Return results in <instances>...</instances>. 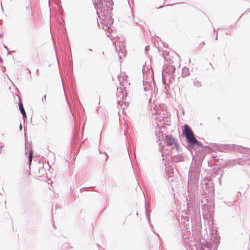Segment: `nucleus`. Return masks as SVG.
Listing matches in <instances>:
<instances>
[{
	"mask_svg": "<svg viewBox=\"0 0 250 250\" xmlns=\"http://www.w3.org/2000/svg\"><path fill=\"white\" fill-rule=\"evenodd\" d=\"M166 142L168 146H175L176 141L172 135H167L166 137Z\"/></svg>",
	"mask_w": 250,
	"mask_h": 250,
	"instance_id": "3",
	"label": "nucleus"
},
{
	"mask_svg": "<svg viewBox=\"0 0 250 250\" xmlns=\"http://www.w3.org/2000/svg\"><path fill=\"white\" fill-rule=\"evenodd\" d=\"M32 157H33V152L32 150H30L29 152V155L28 157V160H29V165H30L32 160Z\"/></svg>",
	"mask_w": 250,
	"mask_h": 250,
	"instance_id": "5",
	"label": "nucleus"
},
{
	"mask_svg": "<svg viewBox=\"0 0 250 250\" xmlns=\"http://www.w3.org/2000/svg\"><path fill=\"white\" fill-rule=\"evenodd\" d=\"M101 23L103 24V28L109 32L110 31V27L113 24V20L110 16H106L104 19H102Z\"/></svg>",
	"mask_w": 250,
	"mask_h": 250,
	"instance_id": "2",
	"label": "nucleus"
},
{
	"mask_svg": "<svg viewBox=\"0 0 250 250\" xmlns=\"http://www.w3.org/2000/svg\"><path fill=\"white\" fill-rule=\"evenodd\" d=\"M153 82H154V79H153Z\"/></svg>",
	"mask_w": 250,
	"mask_h": 250,
	"instance_id": "9",
	"label": "nucleus"
},
{
	"mask_svg": "<svg viewBox=\"0 0 250 250\" xmlns=\"http://www.w3.org/2000/svg\"><path fill=\"white\" fill-rule=\"evenodd\" d=\"M46 95H44V98H42V101H43L44 100L46 101Z\"/></svg>",
	"mask_w": 250,
	"mask_h": 250,
	"instance_id": "6",
	"label": "nucleus"
},
{
	"mask_svg": "<svg viewBox=\"0 0 250 250\" xmlns=\"http://www.w3.org/2000/svg\"><path fill=\"white\" fill-rule=\"evenodd\" d=\"M153 82H154V79H153Z\"/></svg>",
	"mask_w": 250,
	"mask_h": 250,
	"instance_id": "8",
	"label": "nucleus"
},
{
	"mask_svg": "<svg viewBox=\"0 0 250 250\" xmlns=\"http://www.w3.org/2000/svg\"><path fill=\"white\" fill-rule=\"evenodd\" d=\"M19 107H20V111L21 112V113H22L23 116L24 117H26V113H25V111L24 109V108H23V104H22L21 103V102H20L19 103Z\"/></svg>",
	"mask_w": 250,
	"mask_h": 250,
	"instance_id": "4",
	"label": "nucleus"
},
{
	"mask_svg": "<svg viewBox=\"0 0 250 250\" xmlns=\"http://www.w3.org/2000/svg\"><path fill=\"white\" fill-rule=\"evenodd\" d=\"M184 128L183 134L186 138L188 142L192 145L197 144L199 142L194 136L193 132L190 129L189 126L188 125H185Z\"/></svg>",
	"mask_w": 250,
	"mask_h": 250,
	"instance_id": "1",
	"label": "nucleus"
},
{
	"mask_svg": "<svg viewBox=\"0 0 250 250\" xmlns=\"http://www.w3.org/2000/svg\"><path fill=\"white\" fill-rule=\"evenodd\" d=\"M163 83H165V81H164V80H165V79H163Z\"/></svg>",
	"mask_w": 250,
	"mask_h": 250,
	"instance_id": "7",
	"label": "nucleus"
}]
</instances>
